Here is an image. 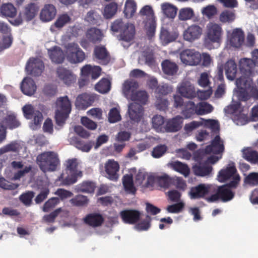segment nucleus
<instances>
[{"instance_id": "1", "label": "nucleus", "mask_w": 258, "mask_h": 258, "mask_svg": "<svg viewBox=\"0 0 258 258\" xmlns=\"http://www.w3.org/2000/svg\"><path fill=\"white\" fill-rule=\"evenodd\" d=\"M139 87L138 83L134 80L125 81L123 85L122 92L127 99H130L141 105L146 103L148 95L145 91H136Z\"/></svg>"}, {"instance_id": "2", "label": "nucleus", "mask_w": 258, "mask_h": 258, "mask_svg": "<svg viewBox=\"0 0 258 258\" xmlns=\"http://www.w3.org/2000/svg\"><path fill=\"white\" fill-rule=\"evenodd\" d=\"M36 163L44 173L55 171L60 165L58 155L53 151H45L39 154Z\"/></svg>"}, {"instance_id": "3", "label": "nucleus", "mask_w": 258, "mask_h": 258, "mask_svg": "<svg viewBox=\"0 0 258 258\" xmlns=\"http://www.w3.org/2000/svg\"><path fill=\"white\" fill-rule=\"evenodd\" d=\"M111 30L119 33L118 39L126 42L132 41L135 35V26L129 23H124L121 19L115 20L112 23Z\"/></svg>"}, {"instance_id": "4", "label": "nucleus", "mask_w": 258, "mask_h": 258, "mask_svg": "<svg viewBox=\"0 0 258 258\" xmlns=\"http://www.w3.org/2000/svg\"><path fill=\"white\" fill-rule=\"evenodd\" d=\"M57 109L55 118L58 125H62L71 111V103L67 96L58 98L56 101Z\"/></svg>"}, {"instance_id": "5", "label": "nucleus", "mask_w": 258, "mask_h": 258, "mask_svg": "<svg viewBox=\"0 0 258 258\" xmlns=\"http://www.w3.org/2000/svg\"><path fill=\"white\" fill-rule=\"evenodd\" d=\"M39 9L37 4L30 3L24 7L23 10L15 19L10 21V22L14 26H19L22 24L23 21H31L37 15Z\"/></svg>"}, {"instance_id": "6", "label": "nucleus", "mask_w": 258, "mask_h": 258, "mask_svg": "<svg viewBox=\"0 0 258 258\" xmlns=\"http://www.w3.org/2000/svg\"><path fill=\"white\" fill-rule=\"evenodd\" d=\"M78 163L76 159H69L66 162V172L67 176L63 178V174L60 176V178L62 179V183L64 185H71L76 183L79 177L82 176V172L78 170Z\"/></svg>"}, {"instance_id": "7", "label": "nucleus", "mask_w": 258, "mask_h": 258, "mask_svg": "<svg viewBox=\"0 0 258 258\" xmlns=\"http://www.w3.org/2000/svg\"><path fill=\"white\" fill-rule=\"evenodd\" d=\"M66 48L67 58L70 62L72 63H79L85 60L86 54L77 43L74 42L69 43L67 45Z\"/></svg>"}, {"instance_id": "8", "label": "nucleus", "mask_w": 258, "mask_h": 258, "mask_svg": "<svg viewBox=\"0 0 258 258\" xmlns=\"http://www.w3.org/2000/svg\"><path fill=\"white\" fill-rule=\"evenodd\" d=\"M223 35V31L220 25L213 22H210L207 25L206 40L213 43H220Z\"/></svg>"}, {"instance_id": "9", "label": "nucleus", "mask_w": 258, "mask_h": 258, "mask_svg": "<svg viewBox=\"0 0 258 258\" xmlns=\"http://www.w3.org/2000/svg\"><path fill=\"white\" fill-rule=\"evenodd\" d=\"M203 31V28L199 25L191 24L183 31V39L185 41L192 43L201 38Z\"/></svg>"}, {"instance_id": "10", "label": "nucleus", "mask_w": 258, "mask_h": 258, "mask_svg": "<svg viewBox=\"0 0 258 258\" xmlns=\"http://www.w3.org/2000/svg\"><path fill=\"white\" fill-rule=\"evenodd\" d=\"M181 61L187 65L197 66L201 61V54L195 49H186L180 54Z\"/></svg>"}, {"instance_id": "11", "label": "nucleus", "mask_w": 258, "mask_h": 258, "mask_svg": "<svg viewBox=\"0 0 258 258\" xmlns=\"http://www.w3.org/2000/svg\"><path fill=\"white\" fill-rule=\"evenodd\" d=\"M212 185L204 183L191 187L189 196L191 199H199L204 198L211 191Z\"/></svg>"}, {"instance_id": "12", "label": "nucleus", "mask_w": 258, "mask_h": 258, "mask_svg": "<svg viewBox=\"0 0 258 258\" xmlns=\"http://www.w3.org/2000/svg\"><path fill=\"white\" fill-rule=\"evenodd\" d=\"M44 68V64L41 60L37 58H30L25 69L29 74L39 76L41 74Z\"/></svg>"}, {"instance_id": "13", "label": "nucleus", "mask_w": 258, "mask_h": 258, "mask_svg": "<svg viewBox=\"0 0 258 258\" xmlns=\"http://www.w3.org/2000/svg\"><path fill=\"white\" fill-rule=\"evenodd\" d=\"M96 98L97 96L95 94L82 93L77 97L75 105L79 109H86L92 105Z\"/></svg>"}, {"instance_id": "14", "label": "nucleus", "mask_w": 258, "mask_h": 258, "mask_svg": "<svg viewBox=\"0 0 258 258\" xmlns=\"http://www.w3.org/2000/svg\"><path fill=\"white\" fill-rule=\"evenodd\" d=\"M224 151L223 141L219 135H217L211 141V144L207 146L205 149V153L207 154H220Z\"/></svg>"}, {"instance_id": "15", "label": "nucleus", "mask_w": 258, "mask_h": 258, "mask_svg": "<svg viewBox=\"0 0 258 258\" xmlns=\"http://www.w3.org/2000/svg\"><path fill=\"white\" fill-rule=\"evenodd\" d=\"M177 92L183 97L192 99L196 96L195 87L187 81L182 82L177 87Z\"/></svg>"}, {"instance_id": "16", "label": "nucleus", "mask_w": 258, "mask_h": 258, "mask_svg": "<svg viewBox=\"0 0 258 258\" xmlns=\"http://www.w3.org/2000/svg\"><path fill=\"white\" fill-rule=\"evenodd\" d=\"M127 113L132 121L139 122L143 116L144 108L142 105L138 103H131L128 104Z\"/></svg>"}, {"instance_id": "17", "label": "nucleus", "mask_w": 258, "mask_h": 258, "mask_svg": "<svg viewBox=\"0 0 258 258\" xmlns=\"http://www.w3.org/2000/svg\"><path fill=\"white\" fill-rule=\"evenodd\" d=\"M141 216V212L134 209L124 210L120 212L121 218L126 224H136L139 221Z\"/></svg>"}, {"instance_id": "18", "label": "nucleus", "mask_w": 258, "mask_h": 258, "mask_svg": "<svg viewBox=\"0 0 258 258\" xmlns=\"http://www.w3.org/2000/svg\"><path fill=\"white\" fill-rule=\"evenodd\" d=\"M245 77H240L236 80V84L238 88L237 91L238 98L240 101H246L250 98L249 91L246 84Z\"/></svg>"}, {"instance_id": "19", "label": "nucleus", "mask_w": 258, "mask_h": 258, "mask_svg": "<svg viewBox=\"0 0 258 258\" xmlns=\"http://www.w3.org/2000/svg\"><path fill=\"white\" fill-rule=\"evenodd\" d=\"M104 167L109 179L114 181L118 179L119 176L117 172L119 169V165L117 161L113 159H109L105 163Z\"/></svg>"}, {"instance_id": "20", "label": "nucleus", "mask_w": 258, "mask_h": 258, "mask_svg": "<svg viewBox=\"0 0 258 258\" xmlns=\"http://www.w3.org/2000/svg\"><path fill=\"white\" fill-rule=\"evenodd\" d=\"M56 75L58 78L67 85H70L76 80V77L73 73L63 67L57 68Z\"/></svg>"}, {"instance_id": "21", "label": "nucleus", "mask_w": 258, "mask_h": 258, "mask_svg": "<svg viewBox=\"0 0 258 258\" xmlns=\"http://www.w3.org/2000/svg\"><path fill=\"white\" fill-rule=\"evenodd\" d=\"M93 55L102 64L106 65L110 60V54L106 47L103 45L96 46L94 49Z\"/></svg>"}, {"instance_id": "22", "label": "nucleus", "mask_w": 258, "mask_h": 258, "mask_svg": "<svg viewBox=\"0 0 258 258\" xmlns=\"http://www.w3.org/2000/svg\"><path fill=\"white\" fill-rule=\"evenodd\" d=\"M192 170L195 175L204 177L211 174L213 168L208 163L204 162L196 164L193 166Z\"/></svg>"}, {"instance_id": "23", "label": "nucleus", "mask_w": 258, "mask_h": 258, "mask_svg": "<svg viewBox=\"0 0 258 258\" xmlns=\"http://www.w3.org/2000/svg\"><path fill=\"white\" fill-rule=\"evenodd\" d=\"M84 223L93 227H97L102 225L104 221L103 216L98 213L87 214L83 219Z\"/></svg>"}, {"instance_id": "24", "label": "nucleus", "mask_w": 258, "mask_h": 258, "mask_svg": "<svg viewBox=\"0 0 258 258\" xmlns=\"http://www.w3.org/2000/svg\"><path fill=\"white\" fill-rule=\"evenodd\" d=\"M244 34L241 29L236 28L234 29L230 38V45L234 47L239 48L244 43Z\"/></svg>"}, {"instance_id": "25", "label": "nucleus", "mask_w": 258, "mask_h": 258, "mask_svg": "<svg viewBox=\"0 0 258 258\" xmlns=\"http://www.w3.org/2000/svg\"><path fill=\"white\" fill-rule=\"evenodd\" d=\"M255 63L251 59L244 58L239 61V69L241 72L246 77L252 75Z\"/></svg>"}, {"instance_id": "26", "label": "nucleus", "mask_w": 258, "mask_h": 258, "mask_svg": "<svg viewBox=\"0 0 258 258\" xmlns=\"http://www.w3.org/2000/svg\"><path fill=\"white\" fill-rule=\"evenodd\" d=\"M48 53L51 61L56 64L61 63L64 60L62 50L58 46H55L48 50Z\"/></svg>"}, {"instance_id": "27", "label": "nucleus", "mask_w": 258, "mask_h": 258, "mask_svg": "<svg viewBox=\"0 0 258 258\" xmlns=\"http://www.w3.org/2000/svg\"><path fill=\"white\" fill-rule=\"evenodd\" d=\"M56 10L52 4L45 5L41 10L40 18L44 22H49L52 20L55 16Z\"/></svg>"}, {"instance_id": "28", "label": "nucleus", "mask_w": 258, "mask_h": 258, "mask_svg": "<svg viewBox=\"0 0 258 258\" xmlns=\"http://www.w3.org/2000/svg\"><path fill=\"white\" fill-rule=\"evenodd\" d=\"M182 122V117L177 115L167 121L165 130L169 133L176 132L181 128Z\"/></svg>"}, {"instance_id": "29", "label": "nucleus", "mask_w": 258, "mask_h": 258, "mask_svg": "<svg viewBox=\"0 0 258 258\" xmlns=\"http://www.w3.org/2000/svg\"><path fill=\"white\" fill-rule=\"evenodd\" d=\"M21 89L24 94L31 96L36 91V85L32 79L25 78L21 83Z\"/></svg>"}, {"instance_id": "30", "label": "nucleus", "mask_w": 258, "mask_h": 258, "mask_svg": "<svg viewBox=\"0 0 258 258\" xmlns=\"http://www.w3.org/2000/svg\"><path fill=\"white\" fill-rule=\"evenodd\" d=\"M237 174L235 166L234 165H229L219 172L218 178L220 182H225Z\"/></svg>"}, {"instance_id": "31", "label": "nucleus", "mask_w": 258, "mask_h": 258, "mask_svg": "<svg viewBox=\"0 0 258 258\" xmlns=\"http://www.w3.org/2000/svg\"><path fill=\"white\" fill-rule=\"evenodd\" d=\"M163 72L169 76L175 75L178 71V66L173 61L168 59L163 60L161 63Z\"/></svg>"}, {"instance_id": "32", "label": "nucleus", "mask_w": 258, "mask_h": 258, "mask_svg": "<svg viewBox=\"0 0 258 258\" xmlns=\"http://www.w3.org/2000/svg\"><path fill=\"white\" fill-rule=\"evenodd\" d=\"M223 67L227 79L230 81L234 80L237 72V64L234 60L232 59L228 60Z\"/></svg>"}, {"instance_id": "33", "label": "nucleus", "mask_w": 258, "mask_h": 258, "mask_svg": "<svg viewBox=\"0 0 258 258\" xmlns=\"http://www.w3.org/2000/svg\"><path fill=\"white\" fill-rule=\"evenodd\" d=\"M96 188V184L91 181H84L78 184L75 187V190L77 192H82L86 193H93Z\"/></svg>"}, {"instance_id": "34", "label": "nucleus", "mask_w": 258, "mask_h": 258, "mask_svg": "<svg viewBox=\"0 0 258 258\" xmlns=\"http://www.w3.org/2000/svg\"><path fill=\"white\" fill-rule=\"evenodd\" d=\"M122 180L124 190L128 194L135 195L137 190L134 186L133 175L125 174L123 176Z\"/></svg>"}, {"instance_id": "35", "label": "nucleus", "mask_w": 258, "mask_h": 258, "mask_svg": "<svg viewBox=\"0 0 258 258\" xmlns=\"http://www.w3.org/2000/svg\"><path fill=\"white\" fill-rule=\"evenodd\" d=\"M169 166L174 170L187 177L190 173V169L187 164L176 161L169 163Z\"/></svg>"}, {"instance_id": "36", "label": "nucleus", "mask_w": 258, "mask_h": 258, "mask_svg": "<svg viewBox=\"0 0 258 258\" xmlns=\"http://www.w3.org/2000/svg\"><path fill=\"white\" fill-rule=\"evenodd\" d=\"M0 12L3 17L14 18L17 14V10L12 4L6 3L1 6Z\"/></svg>"}, {"instance_id": "37", "label": "nucleus", "mask_w": 258, "mask_h": 258, "mask_svg": "<svg viewBox=\"0 0 258 258\" xmlns=\"http://www.w3.org/2000/svg\"><path fill=\"white\" fill-rule=\"evenodd\" d=\"M111 82L107 78L101 79L95 85V89L101 94L108 93L111 89Z\"/></svg>"}, {"instance_id": "38", "label": "nucleus", "mask_w": 258, "mask_h": 258, "mask_svg": "<svg viewBox=\"0 0 258 258\" xmlns=\"http://www.w3.org/2000/svg\"><path fill=\"white\" fill-rule=\"evenodd\" d=\"M102 32L97 28H91L87 32V38L94 44L99 43L102 40Z\"/></svg>"}, {"instance_id": "39", "label": "nucleus", "mask_w": 258, "mask_h": 258, "mask_svg": "<svg viewBox=\"0 0 258 258\" xmlns=\"http://www.w3.org/2000/svg\"><path fill=\"white\" fill-rule=\"evenodd\" d=\"M197 105L193 101H188L184 104L182 114L185 118H189L195 114H197Z\"/></svg>"}, {"instance_id": "40", "label": "nucleus", "mask_w": 258, "mask_h": 258, "mask_svg": "<svg viewBox=\"0 0 258 258\" xmlns=\"http://www.w3.org/2000/svg\"><path fill=\"white\" fill-rule=\"evenodd\" d=\"M217 190L220 199L224 202L230 201L234 196V193L225 185L219 186Z\"/></svg>"}, {"instance_id": "41", "label": "nucleus", "mask_w": 258, "mask_h": 258, "mask_svg": "<svg viewBox=\"0 0 258 258\" xmlns=\"http://www.w3.org/2000/svg\"><path fill=\"white\" fill-rule=\"evenodd\" d=\"M172 177H170L166 173L162 175H157V185L165 189L168 188L172 186Z\"/></svg>"}, {"instance_id": "42", "label": "nucleus", "mask_w": 258, "mask_h": 258, "mask_svg": "<svg viewBox=\"0 0 258 258\" xmlns=\"http://www.w3.org/2000/svg\"><path fill=\"white\" fill-rule=\"evenodd\" d=\"M137 10V5L134 0H127L123 13L127 18H132L135 14Z\"/></svg>"}, {"instance_id": "43", "label": "nucleus", "mask_w": 258, "mask_h": 258, "mask_svg": "<svg viewBox=\"0 0 258 258\" xmlns=\"http://www.w3.org/2000/svg\"><path fill=\"white\" fill-rule=\"evenodd\" d=\"M101 19V16L96 11L91 10L87 13L85 20L90 24L97 25Z\"/></svg>"}, {"instance_id": "44", "label": "nucleus", "mask_w": 258, "mask_h": 258, "mask_svg": "<svg viewBox=\"0 0 258 258\" xmlns=\"http://www.w3.org/2000/svg\"><path fill=\"white\" fill-rule=\"evenodd\" d=\"M162 9L163 13L167 17L174 18L177 13V9L174 6L166 3L162 5Z\"/></svg>"}, {"instance_id": "45", "label": "nucleus", "mask_w": 258, "mask_h": 258, "mask_svg": "<svg viewBox=\"0 0 258 258\" xmlns=\"http://www.w3.org/2000/svg\"><path fill=\"white\" fill-rule=\"evenodd\" d=\"M246 84L249 91L250 98L258 100V89L252 80L250 78H246Z\"/></svg>"}, {"instance_id": "46", "label": "nucleus", "mask_w": 258, "mask_h": 258, "mask_svg": "<svg viewBox=\"0 0 258 258\" xmlns=\"http://www.w3.org/2000/svg\"><path fill=\"white\" fill-rule=\"evenodd\" d=\"M4 122L7 127L11 130L18 127L21 124L14 114L7 115L4 119Z\"/></svg>"}, {"instance_id": "47", "label": "nucleus", "mask_w": 258, "mask_h": 258, "mask_svg": "<svg viewBox=\"0 0 258 258\" xmlns=\"http://www.w3.org/2000/svg\"><path fill=\"white\" fill-rule=\"evenodd\" d=\"M89 199L87 196L82 195L76 196L70 200V203L76 207H83L87 205Z\"/></svg>"}, {"instance_id": "48", "label": "nucleus", "mask_w": 258, "mask_h": 258, "mask_svg": "<svg viewBox=\"0 0 258 258\" xmlns=\"http://www.w3.org/2000/svg\"><path fill=\"white\" fill-rule=\"evenodd\" d=\"M173 89L171 85L167 84L158 85L155 90L156 96L164 97L172 92Z\"/></svg>"}, {"instance_id": "49", "label": "nucleus", "mask_w": 258, "mask_h": 258, "mask_svg": "<svg viewBox=\"0 0 258 258\" xmlns=\"http://www.w3.org/2000/svg\"><path fill=\"white\" fill-rule=\"evenodd\" d=\"M235 19V15L234 12L229 10L223 11L219 16L220 22L223 23H231Z\"/></svg>"}, {"instance_id": "50", "label": "nucleus", "mask_w": 258, "mask_h": 258, "mask_svg": "<svg viewBox=\"0 0 258 258\" xmlns=\"http://www.w3.org/2000/svg\"><path fill=\"white\" fill-rule=\"evenodd\" d=\"M197 114L204 115L209 113L213 111L212 106L207 102H202L197 104Z\"/></svg>"}, {"instance_id": "51", "label": "nucleus", "mask_w": 258, "mask_h": 258, "mask_svg": "<svg viewBox=\"0 0 258 258\" xmlns=\"http://www.w3.org/2000/svg\"><path fill=\"white\" fill-rule=\"evenodd\" d=\"M117 5L115 3H110L106 5L104 10V16L106 19L111 18L116 13Z\"/></svg>"}, {"instance_id": "52", "label": "nucleus", "mask_w": 258, "mask_h": 258, "mask_svg": "<svg viewBox=\"0 0 258 258\" xmlns=\"http://www.w3.org/2000/svg\"><path fill=\"white\" fill-rule=\"evenodd\" d=\"M194 16V12L192 9L189 8H182L180 10L178 18L180 20L185 21L191 19Z\"/></svg>"}, {"instance_id": "53", "label": "nucleus", "mask_w": 258, "mask_h": 258, "mask_svg": "<svg viewBox=\"0 0 258 258\" xmlns=\"http://www.w3.org/2000/svg\"><path fill=\"white\" fill-rule=\"evenodd\" d=\"M71 21V18L67 14H62L58 16L54 25L57 28H61Z\"/></svg>"}, {"instance_id": "54", "label": "nucleus", "mask_w": 258, "mask_h": 258, "mask_svg": "<svg viewBox=\"0 0 258 258\" xmlns=\"http://www.w3.org/2000/svg\"><path fill=\"white\" fill-rule=\"evenodd\" d=\"M243 157L247 161L253 163H258V152L252 150H247L243 152Z\"/></svg>"}, {"instance_id": "55", "label": "nucleus", "mask_w": 258, "mask_h": 258, "mask_svg": "<svg viewBox=\"0 0 258 258\" xmlns=\"http://www.w3.org/2000/svg\"><path fill=\"white\" fill-rule=\"evenodd\" d=\"M140 14L141 16H146L148 22L155 20L154 11L150 6L147 5L143 7L140 11Z\"/></svg>"}, {"instance_id": "56", "label": "nucleus", "mask_w": 258, "mask_h": 258, "mask_svg": "<svg viewBox=\"0 0 258 258\" xmlns=\"http://www.w3.org/2000/svg\"><path fill=\"white\" fill-rule=\"evenodd\" d=\"M93 144V142L92 141L85 142L81 140H77L75 142V146L78 149L83 152H88L92 148Z\"/></svg>"}, {"instance_id": "57", "label": "nucleus", "mask_w": 258, "mask_h": 258, "mask_svg": "<svg viewBox=\"0 0 258 258\" xmlns=\"http://www.w3.org/2000/svg\"><path fill=\"white\" fill-rule=\"evenodd\" d=\"M60 202L59 199L57 197H53L49 199L44 204L43 211L44 212H48L54 208Z\"/></svg>"}, {"instance_id": "58", "label": "nucleus", "mask_w": 258, "mask_h": 258, "mask_svg": "<svg viewBox=\"0 0 258 258\" xmlns=\"http://www.w3.org/2000/svg\"><path fill=\"white\" fill-rule=\"evenodd\" d=\"M169 101L164 97L156 96V101L155 105L160 110H165L169 105Z\"/></svg>"}, {"instance_id": "59", "label": "nucleus", "mask_w": 258, "mask_h": 258, "mask_svg": "<svg viewBox=\"0 0 258 258\" xmlns=\"http://www.w3.org/2000/svg\"><path fill=\"white\" fill-rule=\"evenodd\" d=\"M167 147L165 145H159L154 147L152 151V156L155 158L162 157L167 151Z\"/></svg>"}, {"instance_id": "60", "label": "nucleus", "mask_w": 258, "mask_h": 258, "mask_svg": "<svg viewBox=\"0 0 258 258\" xmlns=\"http://www.w3.org/2000/svg\"><path fill=\"white\" fill-rule=\"evenodd\" d=\"M151 218L147 215L145 219L141 221L136 225V228L139 231H145L149 229L151 226Z\"/></svg>"}, {"instance_id": "61", "label": "nucleus", "mask_w": 258, "mask_h": 258, "mask_svg": "<svg viewBox=\"0 0 258 258\" xmlns=\"http://www.w3.org/2000/svg\"><path fill=\"white\" fill-rule=\"evenodd\" d=\"M119 110L116 108H111L108 113V121L110 123H115L121 119Z\"/></svg>"}, {"instance_id": "62", "label": "nucleus", "mask_w": 258, "mask_h": 258, "mask_svg": "<svg viewBox=\"0 0 258 258\" xmlns=\"http://www.w3.org/2000/svg\"><path fill=\"white\" fill-rule=\"evenodd\" d=\"M205 126L211 130L212 132L215 134H219L220 126L217 120L214 119H208L205 122Z\"/></svg>"}, {"instance_id": "63", "label": "nucleus", "mask_w": 258, "mask_h": 258, "mask_svg": "<svg viewBox=\"0 0 258 258\" xmlns=\"http://www.w3.org/2000/svg\"><path fill=\"white\" fill-rule=\"evenodd\" d=\"M34 193L33 191H28L25 194H23L20 196V200L25 205L29 206L31 204L32 200L34 197Z\"/></svg>"}, {"instance_id": "64", "label": "nucleus", "mask_w": 258, "mask_h": 258, "mask_svg": "<svg viewBox=\"0 0 258 258\" xmlns=\"http://www.w3.org/2000/svg\"><path fill=\"white\" fill-rule=\"evenodd\" d=\"M244 182L247 184L255 186L258 185V173H249L244 179Z\"/></svg>"}]
</instances>
